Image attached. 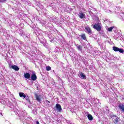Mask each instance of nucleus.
Returning <instances> with one entry per match:
<instances>
[{"mask_svg":"<svg viewBox=\"0 0 124 124\" xmlns=\"http://www.w3.org/2000/svg\"><path fill=\"white\" fill-rule=\"evenodd\" d=\"M46 102H48V103H50V101L46 100Z\"/></svg>","mask_w":124,"mask_h":124,"instance_id":"22","label":"nucleus"},{"mask_svg":"<svg viewBox=\"0 0 124 124\" xmlns=\"http://www.w3.org/2000/svg\"><path fill=\"white\" fill-rule=\"evenodd\" d=\"M36 99L38 101V102H40L41 101V98L38 96V95H36Z\"/></svg>","mask_w":124,"mask_h":124,"instance_id":"14","label":"nucleus"},{"mask_svg":"<svg viewBox=\"0 0 124 124\" xmlns=\"http://www.w3.org/2000/svg\"><path fill=\"white\" fill-rule=\"evenodd\" d=\"M26 100H27V101H29V102H30V96L27 95L26 96V97L25 98Z\"/></svg>","mask_w":124,"mask_h":124,"instance_id":"18","label":"nucleus"},{"mask_svg":"<svg viewBox=\"0 0 124 124\" xmlns=\"http://www.w3.org/2000/svg\"><path fill=\"white\" fill-rule=\"evenodd\" d=\"M78 17L80 19H85L86 18V15L83 13V12H80L78 14Z\"/></svg>","mask_w":124,"mask_h":124,"instance_id":"4","label":"nucleus"},{"mask_svg":"<svg viewBox=\"0 0 124 124\" xmlns=\"http://www.w3.org/2000/svg\"><path fill=\"white\" fill-rule=\"evenodd\" d=\"M87 117L89 121H93V116L91 114H88Z\"/></svg>","mask_w":124,"mask_h":124,"instance_id":"13","label":"nucleus"},{"mask_svg":"<svg viewBox=\"0 0 124 124\" xmlns=\"http://www.w3.org/2000/svg\"><path fill=\"white\" fill-rule=\"evenodd\" d=\"M56 107L59 112H62V106L61 105H60V104H56Z\"/></svg>","mask_w":124,"mask_h":124,"instance_id":"7","label":"nucleus"},{"mask_svg":"<svg viewBox=\"0 0 124 124\" xmlns=\"http://www.w3.org/2000/svg\"><path fill=\"white\" fill-rule=\"evenodd\" d=\"M0 2H1V1H0Z\"/></svg>","mask_w":124,"mask_h":124,"instance_id":"25","label":"nucleus"},{"mask_svg":"<svg viewBox=\"0 0 124 124\" xmlns=\"http://www.w3.org/2000/svg\"><path fill=\"white\" fill-rule=\"evenodd\" d=\"M19 94L20 97H23V96H24V95L25 94V93H22V92H20Z\"/></svg>","mask_w":124,"mask_h":124,"instance_id":"17","label":"nucleus"},{"mask_svg":"<svg viewBox=\"0 0 124 124\" xmlns=\"http://www.w3.org/2000/svg\"><path fill=\"white\" fill-rule=\"evenodd\" d=\"M10 68H12L16 71H19V67L16 65L9 66Z\"/></svg>","mask_w":124,"mask_h":124,"instance_id":"5","label":"nucleus"},{"mask_svg":"<svg viewBox=\"0 0 124 124\" xmlns=\"http://www.w3.org/2000/svg\"><path fill=\"white\" fill-rule=\"evenodd\" d=\"M85 30L87 31L86 32H88L89 34H91L93 31H92V29L89 26H87L85 27Z\"/></svg>","mask_w":124,"mask_h":124,"instance_id":"6","label":"nucleus"},{"mask_svg":"<svg viewBox=\"0 0 124 124\" xmlns=\"http://www.w3.org/2000/svg\"><path fill=\"white\" fill-rule=\"evenodd\" d=\"M110 118L111 119H112V122L115 124H119V123H120V121L121 120L120 118L117 116V115H111Z\"/></svg>","mask_w":124,"mask_h":124,"instance_id":"1","label":"nucleus"},{"mask_svg":"<svg viewBox=\"0 0 124 124\" xmlns=\"http://www.w3.org/2000/svg\"><path fill=\"white\" fill-rule=\"evenodd\" d=\"M0 114L1 115V116H3V115H2V113H1V112L0 113Z\"/></svg>","mask_w":124,"mask_h":124,"instance_id":"23","label":"nucleus"},{"mask_svg":"<svg viewBox=\"0 0 124 124\" xmlns=\"http://www.w3.org/2000/svg\"><path fill=\"white\" fill-rule=\"evenodd\" d=\"M36 124H39V122H38V121H36Z\"/></svg>","mask_w":124,"mask_h":124,"instance_id":"21","label":"nucleus"},{"mask_svg":"<svg viewBox=\"0 0 124 124\" xmlns=\"http://www.w3.org/2000/svg\"><path fill=\"white\" fill-rule=\"evenodd\" d=\"M112 50L115 52H119V53H124V50L123 48H120L117 46H113Z\"/></svg>","mask_w":124,"mask_h":124,"instance_id":"3","label":"nucleus"},{"mask_svg":"<svg viewBox=\"0 0 124 124\" xmlns=\"http://www.w3.org/2000/svg\"><path fill=\"white\" fill-rule=\"evenodd\" d=\"M119 108L120 109L121 111L124 112V105L123 104H120L118 106Z\"/></svg>","mask_w":124,"mask_h":124,"instance_id":"10","label":"nucleus"},{"mask_svg":"<svg viewBox=\"0 0 124 124\" xmlns=\"http://www.w3.org/2000/svg\"><path fill=\"white\" fill-rule=\"evenodd\" d=\"M4 0V1H6V0Z\"/></svg>","mask_w":124,"mask_h":124,"instance_id":"24","label":"nucleus"},{"mask_svg":"<svg viewBox=\"0 0 124 124\" xmlns=\"http://www.w3.org/2000/svg\"><path fill=\"white\" fill-rule=\"evenodd\" d=\"M31 80H32V81H36V79H37V77L36 76V75L35 74L31 75Z\"/></svg>","mask_w":124,"mask_h":124,"instance_id":"8","label":"nucleus"},{"mask_svg":"<svg viewBox=\"0 0 124 124\" xmlns=\"http://www.w3.org/2000/svg\"><path fill=\"white\" fill-rule=\"evenodd\" d=\"M113 29H114V27H111L108 29V31H113Z\"/></svg>","mask_w":124,"mask_h":124,"instance_id":"15","label":"nucleus"},{"mask_svg":"<svg viewBox=\"0 0 124 124\" xmlns=\"http://www.w3.org/2000/svg\"><path fill=\"white\" fill-rule=\"evenodd\" d=\"M24 77L26 79H30L31 78V74L29 73H25L24 75Z\"/></svg>","mask_w":124,"mask_h":124,"instance_id":"9","label":"nucleus"},{"mask_svg":"<svg viewBox=\"0 0 124 124\" xmlns=\"http://www.w3.org/2000/svg\"><path fill=\"white\" fill-rule=\"evenodd\" d=\"M80 37L83 40H87V37H86V34L85 33H83L80 35Z\"/></svg>","mask_w":124,"mask_h":124,"instance_id":"11","label":"nucleus"},{"mask_svg":"<svg viewBox=\"0 0 124 124\" xmlns=\"http://www.w3.org/2000/svg\"><path fill=\"white\" fill-rule=\"evenodd\" d=\"M77 48H78V50L80 51L81 50V49L82 48V46H81L79 45V46H77Z\"/></svg>","mask_w":124,"mask_h":124,"instance_id":"19","label":"nucleus"},{"mask_svg":"<svg viewBox=\"0 0 124 124\" xmlns=\"http://www.w3.org/2000/svg\"><path fill=\"white\" fill-rule=\"evenodd\" d=\"M46 70L47 71H50V70H51V67H50L49 66H47L46 67Z\"/></svg>","mask_w":124,"mask_h":124,"instance_id":"16","label":"nucleus"},{"mask_svg":"<svg viewBox=\"0 0 124 124\" xmlns=\"http://www.w3.org/2000/svg\"><path fill=\"white\" fill-rule=\"evenodd\" d=\"M26 97H27V96L26 95V94H24V95H23V96L22 97H23V98H26Z\"/></svg>","mask_w":124,"mask_h":124,"instance_id":"20","label":"nucleus"},{"mask_svg":"<svg viewBox=\"0 0 124 124\" xmlns=\"http://www.w3.org/2000/svg\"><path fill=\"white\" fill-rule=\"evenodd\" d=\"M80 75L82 79H87V77H86V75H84V73L81 72L80 73Z\"/></svg>","mask_w":124,"mask_h":124,"instance_id":"12","label":"nucleus"},{"mask_svg":"<svg viewBox=\"0 0 124 124\" xmlns=\"http://www.w3.org/2000/svg\"><path fill=\"white\" fill-rule=\"evenodd\" d=\"M93 28L94 29V30H96L97 31H101V26H100L99 23L95 24L93 26Z\"/></svg>","mask_w":124,"mask_h":124,"instance_id":"2","label":"nucleus"}]
</instances>
